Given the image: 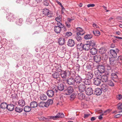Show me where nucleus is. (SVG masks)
I'll use <instances>...</instances> for the list:
<instances>
[{"mask_svg":"<svg viewBox=\"0 0 122 122\" xmlns=\"http://www.w3.org/2000/svg\"><path fill=\"white\" fill-rule=\"evenodd\" d=\"M52 90H48L47 92V94L48 96L50 97H53L54 95V93L55 92H57V88L56 87L53 88L51 87Z\"/></svg>","mask_w":122,"mask_h":122,"instance_id":"1","label":"nucleus"},{"mask_svg":"<svg viewBox=\"0 0 122 122\" xmlns=\"http://www.w3.org/2000/svg\"><path fill=\"white\" fill-rule=\"evenodd\" d=\"M58 25L55 26L54 27V30L55 32L57 33H60L61 28H63L64 27L62 23L57 24Z\"/></svg>","mask_w":122,"mask_h":122,"instance_id":"2","label":"nucleus"},{"mask_svg":"<svg viewBox=\"0 0 122 122\" xmlns=\"http://www.w3.org/2000/svg\"><path fill=\"white\" fill-rule=\"evenodd\" d=\"M65 92V94L66 95H70L73 91V89L72 87L69 86L66 89L64 90Z\"/></svg>","mask_w":122,"mask_h":122,"instance_id":"3","label":"nucleus"},{"mask_svg":"<svg viewBox=\"0 0 122 122\" xmlns=\"http://www.w3.org/2000/svg\"><path fill=\"white\" fill-rule=\"evenodd\" d=\"M105 70L104 67L102 65H99L97 68V70L95 71V75H97V71H99V73H101L104 72Z\"/></svg>","mask_w":122,"mask_h":122,"instance_id":"4","label":"nucleus"},{"mask_svg":"<svg viewBox=\"0 0 122 122\" xmlns=\"http://www.w3.org/2000/svg\"><path fill=\"white\" fill-rule=\"evenodd\" d=\"M86 87V86L82 84H80L78 86V88L79 91L81 92H83L85 91Z\"/></svg>","mask_w":122,"mask_h":122,"instance_id":"5","label":"nucleus"},{"mask_svg":"<svg viewBox=\"0 0 122 122\" xmlns=\"http://www.w3.org/2000/svg\"><path fill=\"white\" fill-rule=\"evenodd\" d=\"M67 83L70 85H74L75 84L74 79L72 77H70L66 80Z\"/></svg>","mask_w":122,"mask_h":122,"instance_id":"6","label":"nucleus"},{"mask_svg":"<svg viewBox=\"0 0 122 122\" xmlns=\"http://www.w3.org/2000/svg\"><path fill=\"white\" fill-rule=\"evenodd\" d=\"M109 75L108 74L107 75H105L102 76L101 77L100 79L102 81V82H106L107 81L108 79Z\"/></svg>","mask_w":122,"mask_h":122,"instance_id":"7","label":"nucleus"},{"mask_svg":"<svg viewBox=\"0 0 122 122\" xmlns=\"http://www.w3.org/2000/svg\"><path fill=\"white\" fill-rule=\"evenodd\" d=\"M64 115H56V116H50L48 117V121L50 119H52L55 120L58 118H62L64 117Z\"/></svg>","mask_w":122,"mask_h":122,"instance_id":"8","label":"nucleus"},{"mask_svg":"<svg viewBox=\"0 0 122 122\" xmlns=\"http://www.w3.org/2000/svg\"><path fill=\"white\" fill-rule=\"evenodd\" d=\"M76 29L79 32L76 33V34L77 35H82L85 33V32L84 30L80 27H77L76 28Z\"/></svg>","mask_w":122,"mask_h":122,"instance_id":"9","label":"nucleus"},{"mask_svg":"<svg viewBox=\"0 0 122 122\" xmlns=\"http://www.w3.org/2000/svg\"><path fill=\"white\" fill-rule=\"evenodd\" d=\"M101 79L98 77L95 78L93 80L94 84L97 86L99 85L101 83Z\"/></svg>","mask_w":122,"mask_h":122,"instance_id":"10","label":"nucleus"},{"mask_svg":"<svg viewBox=\"0 0 122 122\" xmlns=\"http://www.w3.org/2000/svg\"><path fill=\"white\" fill-rule=\"evenodd\" d=\"M85 92L87 95L90 96L93 94V91L92 88L88 87L86 90Z\"/></svg>","mask_w":122,"mask_h":122,"instance_id":"11","label":"nucleus"},{"mask_svg":"<svg viewBox=\"0 0 122 122\" xmlns=\"http://www.w3.org/2000/svg\"><path fill=\"white\" fill-rule=\"evenodd\" d=\"M85 75L86 78L89 79L92 78L93 76V74L92 72H86Z\"/></svg>","mask_w":122,"mask_h":122,"instance_id":"12","label":"nucleus"},{"mask_svg":"<svg viewBox=\"0 0 122 122\" xmlns=\"http://www.w3.org/2000/svg\"><path fill=\"white\" fill-rule=\"evenodd\" d=\"M17 103L18 104V105L22 107L24 106L25 104V101L22 99L19 100Z\"/></svg>","mask_w":122,"mask_h":122,"instance_id":"13","label":"nucleus"},{"mask_svg":"<svg viewBox=\"0 0 122 122\" xmlns=\"http://www.w3.org/2000/svg\"><path fill=\"white\" fill-rule=\"evenodd\" d=\"M78 96L79 99L81 100H82L85 98V95L84 93L81 92L78 94Z\"/></svg>","mask_w":122,"mask_h":122,"instance_id":"14","label":"nucleus"},{"mask_svg":"<svg viewBox=\"0 0 122 122\" xmlns=\"http://www.w3.org/2000/svg\"><path fill=\"white\" fill-rule=\"evenodd\" d=\"M75 44V42L72 39H69L67 42V45L70 47L73 46Z\"/></svg>","mask_w":122,"mask_h":122,"instance_id":"15","label":"nucleus"},{"mask_svg":"<svg viewBox=\"0 0 122 122\" xmlns=\"http://www.w3.org/2000/svg\"><path fill=\"white\" fill-rule=\"evenodd\" d=\"M101 56L100 55H97L94 56V60L96 62H98L100 61L101 59Z\"/></svg>","mask_w":122,"mask_h":122,"instance_id":"16","label":"nucleus"},{"mask_svg":"<svg viewBox=\"0 0 122 122\" xmlns=\"http://www.w3.org/2000/svg\"><path fill=\"white\" fill-rule=\"evenodd\" d=\"M102 90L99 88L96 89L94 92L95 94L97 95H100L102 93Z\"/></svg>","mask_w":122,"mask_h":122,"instance_id":"17","label":"nucleus"},{"mask_svg":"<svg viewBox=\"0 0 122 122\" xmlns=\"http://www.w3.org/2000/svg\"><path fill=\"white\" fill-rule=\"evenodd\" d=\"M74 80L75 81V83H76L79 84L81 81V78L78 76L76 77Z\"/></svg>","mask_w":122,"mask_h":122,"instance_id":"18","label":"nucleus"},{"mask_svg":"<svg viewBox=\"0 0 122 122\" xmlns=\"http://www.w3.org/2000/svg\"><path fill=\"white\" fill-rule=\"evenodd\" d=\"M115 57H112L109 58V61L110 64L114 66L115 65L116 61L115 60Z\"/></svg>","mask_w":122,"mask_h":122,"instance_id":"19","label":"nucleus"},{"mask_svg":"<svg viewBox=\"0 0 122 122\" xmlns=\"http://www.w3.org/2000/svg\"><path fill=\"white\" fill-rule=\"evenodd\" d=\"M87 43L86 44L83 45V49L85 50L88 51L90 49V46L87 41Z\"/></svg>","mask_w":122,"mask_h":122,"instance_id":"20","label":"nucleus"},{"mask_svg":"<svg viewBox=\"0 0 122 122\" xmlns=\"http://www.w3.org/2000/svg\"><path fill=\"white\" fill-rule=\"evenodd\" d=\"M65 42V40L64 38L63 37H61L59 38L58 41V42L59 44L60 45H63Z\"/></svg>","mask_w":122,"mask_h":122,"instance_id":"21","label":"nucleus"},{"mask_svg":"<svg viewBox=\"0 0 122 122\" xmlns=\"http://www.w3.org/2000/svg\"><path fill=\"white\" fill-rule=\"evenodd\" d=\"M43 13L45 15H46L48 17H50L49 15L50 14L49 13V11L47 9H45L43 10L42 11Z\"/></svg>","mask_w":122,"mask_h":122,"instance_id":"22","label":"nucleus"},{"mask_svg":"<svg viewBox=\"0 0 122 122\" xmlns=\"http://www.w3.org/2000/svg\"><path fill=\"white\" fill-rule=\"evenodd\" d=\"M101 88L103 91L104 92L107 91L108 89L107 86L105 84H102L101 86Z\"/></svg>","mask_w":122,"mask_h":122,"instance_id":"23","label":"nucleus"},{"mask_svg":"<svg viewBox=\"0 0 122 122\" xmlns=\"http://www.w3.org/2000/svg\"><path fill=\"white\" fill-rule=\"evenodd\" d=\"M61 76L63 78H65L67 76V71H61Z\"/></svg>","mask_w":122,"mask_h":122,"instance_id":"24","label":"nucleus"},{"mask_svg":"<svg viewBox=\"0 0 122 122\" xmlns=\"http://www.w3.org/2000/svg\"><path fill=\"white\" fill-rule=\"evenodd\" d=\"M110 52L111 56L113 57H117V53L114 50H111Z\"/></svg>","mask_w":122,"mask_h":122,"instance_id":"25","label":"nucleus"},{"mask_svg":"<svg viewBox=\"0 0 122 122\" xmlns=\"http://www.w3.org/2000/svg\"><path fill=\"white\" fill-rule=\"evenodd\" d=\"M48 105L46 103V102H40L39 104V106L41 107H48Z\"/></svg>","mask_w":122,"mask_h":122,"instance_id":"26","label":"nucleus"},{"mask_svg":"<svg viewBox=\"0 0 122 122\" xmlns=\"http://www.w3.org/2000/svg\"><path fill=\"white\" fill-rule=\"evenodd\" d=\"M90 52L92 55H94L97 53V50L95 48H92L90 50Z\"/></svg>","mask_w":122,"mask_h":122,"instance_id":"27","label":"nucleus"},{"mask_svg":"<svg viewBox=\"0 0 122 122\" xmlns=\"http://www.w3.org/2000/svg\"><path fill=\"white\" fill-rule=\"evenodd\" d=\"M57 87V90H58V89L60 91H62L63 90L64 91L65 90L64 89V86L62 84H60L59 85L58 87Z\"/></svg>","mask_w":122,"mask_h":122,"instance_id":"28","label":"nucleus"},{"mask_svg":"<svg viewBox=\"0 0 122 122\" xmlns=\"http://www.w3.org/2000/svg\"><path fill=\"white\" fill-rule=\"evenodd\" d=\"M8 105L5 102L1 103L0 105V107L2 109H5L7 108Z\"/></svg>","mask_w":122,"mask_h":122,"instance_id":"29","label":"nucleus"},{"mask_svg":"<svg viewBox=\"0 0 122 122\" xmlns=\"http://www.w3.org/2000/svg\"><path fill=\"white\" fill-rule=\"evenodd\" d=\"M7 108L9 110L11 111L14 110V107L12 104H9L7 106Z\"/></svg>","mask_w":122,"mask_h":122,"instance_id":"30","label":"nucleus"},{"mask_svg":"<svg viewBox=\"0 0 122 122\" xmlns=\"http://www.w3.org/2000/svg\"><path fill=\"white\" fill-rule=\"evenodd\" d=\"M83 45L82 43H81L77 45V48L80 51H82L83 49Z\"/></svg>","mask_w":122,"mask_h":122,"instance_id":"31","label":"nucleus"},{"mask_svg":"<svg viewBox=\"0 0 122 122\" xmlns=\"http://www.w3.org/2000/svg\"><path fill=\"white\" fill-rule=\"evenodd\" d=\"M30 106L31 107L34 108L37 107V104L36 102L33 101L31 102Z\"/></svg>","mask_w":122,"mask_h":122,"instance_id":"32","label":"nucleus"},{"mask_svg":"<svg viewBox=\"0 0 122 122\" xmlns=\"http://www.w3.org/2000/svg\"><path fill=\"white\" fill-rule=\"evenodd\" d=\"M60 76V74L59 73L55 72L52 75L53 77L55 78H58Z\"/></svg>","mask_w":122,"mask_h":122,"instance_id":"33","label":"nucleus"},{"mask_svg":"<svg viewBox=\"0 0 122 122\" xmlns=\"http://www.w3.org/2000/svg\"><path fill=\"white\" fill-rule=\"evenodd\" d=\"M92 35L91 34H86L84 36V38L85 39L88 40L91 39L92 37Z\"/></svg>","mask_w":122,"mask_h":122,"instance_id":"34","label":"nucleus"},{"mask_svg":"<svg viewBox=\"0 0 122 122\" xmlns=\"http://www.w3.org/2000/svg\"><path fill=\"white\" fill-rule=\"evenodd\" d=\"M110 112V111L109 110H107L105 111H102V110H100L98 111V113H101V114H103L106 113V114L109 113V112Z\"/></svg>","mask_w":122,"mask_h":122,"instance_id":"35","label":"nucleus"},{"mask_svg":"<svg viewBox=\"0 0 122 122\" xmlns=\"http://www.w3.org/2000/svg\"><path fill=\"white\" fill-rule=\"evenodd\" d=\"M31 110V107L29 106H26L25 107L24 111L25 112H29Z\"/></svg>","mask_w":122,"mask_h":122,"instance_id":"36","label":"nucleus"},{"mask_svg":"<svg viewBox=\"0 0 122 122\" xmlns=\"http://www.w3.org/2000/svg\"><path fill=\"white\" fill-rule=\"evenodd\" d=\"M40 98L42 100H45L47 98L46 95L45 94H42L41 95Z\"/></svg>","mask_w":122,"mask_h":122,"instance_id":"37","label":"nucleus"},{"mask_svg":"<svg viewBox=\"0 0 122 122\" xmlns=\"http://www.w3.org/2000/svg\"><path fill=\"white\" fill-rule=\"evenodd\" d=\"M55 20L57 22L56 23L57 24H59V23H61V19L60 16H59V17H56L55 19Z\"/></svg>","mask_w":122,"mask_h":122,"instance_id":"38","label":"nucleus"},{"mask_svg":"<svg viewBox=\"0 0 122 122\" xmlns=\"http://www.w3.org/2000/svg\"><path fill=\"white\" fill-rule=\"evenodd\" d=\"M87 42L90 45V46H94L96 45L95 42L93 41H88Z\"/></svg>","mask_w":122,"mask_h":122,"instance_id":"39","label":"nucleus"},{"mask_svg":"<svg viewBox=\"0 0 122 122\" xmlns=\"http://www.w3.org/2000/svg\"><path fill=\"white\" fill-rule=\"evenodd\" d=\"M90 79H88L84 80V83L86 85H89L90 84Z\"/></svg>","mask_w":122,"mask_h":122,"instance_id":"40","label":"nucleus"},{"mask_svg":"<svg viewBox=\"0 0 122 122\" xmlns=\"http://www.w3.org/2000/svg\"><path fill=\"white\" fill-rule=\"evenodd\" d=\"M111 77L113 80L114 79H117V76L116 73H112L111 74Z\"/></svg>","mask_w":122,"mask_h":122,"instance_id":"41","label":"nucleus"},{"mask_svg":"<svg viewBox=\"0 0 122 122\" xmlns=\"http://www.w3.org/2000/svg\"><path fill=\"white\" fill-rule=\"evenodd\" d=\"M93 32L95 36H98L100 35V32L98 30H95V31H93Z\"/></svg>","mask_w":122,"mask_h":122,"instance_id":"42","label":"nucleus"},{"mask_svg":"<svg viewBox=\"0 0 122 122\" xmlns=\"http://www.w3.org/2000/svg\"><path fill=\"white\" fill-rule=\"evenodd\" d=\"M15 111L17 112H20L23 111V109L22 108H20L19 107H17L15 108Z\"/></svg>","mask_w":122,"mask_h":122,"instance_id":"43","label":"nucleus"},{"mask_svg":"<svg viewBox=\"0 0 122 122\" xmlns=\"http://www.w3.org/2000/svg\"><path fill=\"white\" fill-rule=\"evenodd\" d=\"M118 109L121 110L118 112H122V103H120L118 105Z\"/></svg>","mask_w":122,"mask_h":122,"instance_id":"44","label":"nucleus"},{"mask_svg":"<svg viewBox=\"0 0 122 122\" xmlns=\"http://www.w3.org/2000/svg\"><path fill=\"white\" fill-rule=\"evenodd\" d=\"M79 35H77L76 36L75 38L78 41H81V37L79 36Z\"/></svg>","mask_w":122,"mask_h":122,"instance_id":"45","label":"nucleus"},{"mask_svg":"<svg viewBox=\"0 0 122 122\" xmlns=\"http://www.w3.org/2000/svg\"><path fill=\"white\" fill-rule=\"evenodd\" d=\"M39 119L40 120H46L47 121H48V118L47 117H39Z\"/></svg>","mask_w":122,"mask_h":122,"instance_id":"46","label":"nucleus"},{"mask_svg":"<svg viewBox=\"0 0 122 122\" xmlns=\"http://www.w3.org/2000/svg\"><path fill=\"white\" fill-rule=\"evenodd\" d=\"M107 84L109 86H114V83L111 81L109 80L107 81Z\"/></svg>","mask_w":122,"mask_h":122,"instance_id":"47","label":"nucleus"},{"mask_svg":"<svg viewBox=\"0 0 122 122\" xmlns=\"http://www.w3.org/2000/svg\"><path fill=\"white\" fill-rule=\"evenodd\" d=\"M46 102V104L48 105V107L49 105L50 104H51L53 103V101L51 99H49Z\"/></svg>","mask_w":122,"mask_h":122,"instance_id":"48","label":"nucleus"},{"mask_svg":"<svg viewBox=\"0 0 122 122\" xmlns=\"http://www.w3.org/2000/svg\"><path fill=\"white\" fill-rule=\"evenodd\" d=\"M76 94L73 93L70 96L71 99V100H73L76 97Z\"/></svg>","mask_w":122,"mask_h":122,"instance_id":"49","label":"nucleus"},{"mask_svg":"<svg viewBox=\"0 0 122 122\" xmlns=\"http://www.w3.org/2000/svg\"><path fill=\"white\" fill-rule=\"evenodd\" d=\"M99 52L101 54L104 53L105 52V49L104 48H102L100 49Z\"/></svg>","mask_w":122,"mask_h":122,"instance_id":"50","label":"nucleus"},{"mask_svg":"<svg viewBox=\"0 0 122 122\" xmlns=\"http://www.w3.org/2000/svg\"><path fill=\"white\" fill-rule=\"evenodd\" d=\"M45 5L47 6L49 5V1L48 0H46L44 2Z\"/></svg>","mask_w":122,"mask_h":122,"instance_id":"51","label":"nucleus"},{"mask_svg":"<svg viewBox=\"0 0 122 122\" xmlns=\"http://www.w3.org/2000/svg\"><path fill=\"white\" fill-rule=\"evenodd\" d=\"M117 99L120 100L122 98V95L120 94H119L117 96Z\"/></svg>","mask_w":122,"mask_h":122,"instance_id":"52","label":"nucleus"},{"mask_svg":"<svg viewBox=\"0 0 122 122\" xmlns=\"http://www.w3.org/2000/svg\"><path fill=\"white\" fill-rule=\"evenodd\" d=\"M72 35V33L71 32H68L66 33V35L67 36H71Z\"/></svg>","mask_w":122,"mask_h":122,"instance_id":"53","label":"nucleus"},{"mask_svg":"<svg viewBox=\"0 0 122 122\" xmlns=\"http://www.w3.org/2000/svg\"><path fill=\"white\" fill-rule=\"evenodd\" d=\"M92 26L95 29L98 28L99 27L95 23L93 24Z\"/></svg>","mask_w":122,"mask_h":122,"instance_id":"54","label":"nucleus"},{"mask_svg":"<svg viewBox=\"0 0 122 122\" xmlns=\"http://www.w3.org/2000/svg\"><path fill=\"white\" fill-rule=\"evenodd\" d=\"M65 24L66 26L68 28H70L71 27V25L69 23V22L66 21L65 22Z\"/></svg>","mask_w":122,"mask_h":122,"instance_id":"55","label":"nucleus"},{"mask_svg":"<svg viewBox=\"0 0 122 122\" xmlns=\"http://www.w3.org/2000/svg\"><path fill=\"white\" fill-rule=\"evenodd\" d=\"M107 69V70H109L112 69V67L109 64H107L106 66Z\"/></svg>","mask_w":122,"mask_h":122,"instance_id":"56","label":"nucleus"},{"mask_svg":"<svg viewBox=\"0 0 122 122\" xmlns=\"http://www.w3.org/2000/svg\"><path fill=\"white\" fill-rule=\"evenodd\" d=\"M86 68L88 69L91 70L92 69V67L90 64H87L86 66Z\"/></svg>","mask_w":122,"mask_h":122,"instance_id":"57","label":"nucleus"},{"mask_svg":"<svg viewBox=\"0 0 122 122\" xmlns=\"http://www.w3.org/2000/svg\"><path fill=\"white\" fill-rule=\"evenodd\" d=\"M87 6L88 7H94L95 6V5L94 4H89Z\"/></svg>","mask_w":122,"mask_h":122,"instance_id":"58","label":"nucleus"},{"mask_svg":"<svg viewBox=\"0 0 122 122\" xmlns=\"http://www.w3.org/2000/svg\"><path fill=\"white\" fill-rule=\"evenodd\" d=\"M74 20L73 19H70V18H68L67 19V21L68 22H70Z\"/></svg>","mask_w":122,"mask_h":122,"instance_id":"59","label":"nucleus"},{"mask_svg":"<svg viewBox=\"0 0 122 122\" xmlns=\"http://www.w3.org/2000/svg\"><path fill=\"white\" fill-rule=\"evenodd\" d=\"M122 115H116L114 116V118H118L121 116Z\"/></svg>","mask_w":122,"mask_h":122,"instance_id":"60","label":"nucleus"},{"mask_svg":"<svg viewBox=\"0 0 122 122\" xmlns=\"http://www.w3.org/2000/svg\"><path fill=\"white\" fill-rule=\"evenodd\" d=\"M118 60L119 61H121L122 60V56H120L118 57Z\"/></svg>","mask_w":122,"mask_h":122,"instance_id":"61","label":"nucleus"},{"mask_svg":"<svg viewBox=\"0 0 122 122\" xmlns=\"http://www.w3.org/2000/svg\"><path fill=\"white\" fill-rule=\"evenodd\" d=\"M9 17H8V18H10V19H11L12 18H13V14H10L9 15Z\"/></svg>","mask_w":122,"mask_h":122,"instance_id":"62","label":"nucleus"},{"mask_svg":"<svg viewBox=\"0 0 122 122\" xmlns=\"http://www.w3.org/2000/svg\"><path fill=\"white\" fill-rule=\"evenodd\" d=\"M100 115V116L98 117V119L100 120H101L102 118V115Z\"/></svg>","mask_w":122,"mask_h":122,"instance_id":"63","label":"nucleus"},{"mask_svg":"<svg viewBox=\"0 0 122 122\" xmlns=\"http://www.w3.org/2000/svg\"><path fill=\"white\" fill-rule=\"evenodd\" d=\"M96 118L95 117H93L91 118V121H93L96 119Z\"/></svg>","mask_w":122,"mask_h":122,"instance_id":"64","label":"nucleus"}]
</instances>
